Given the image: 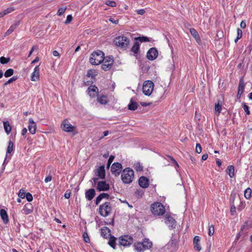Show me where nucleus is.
Here are the masks:
<instances>
[{
	"label": "nucleus",
	"mask_w": 252,
	"mask_h": 252,
	"mask_svg": "<svg viewBox=\"0 0 252 252\" xmlns=\"http://www.w3.org/2000/svg\"><path fill=\"white\" fill-rule=\"evenodd\" d=\"M134 178V171L130 168H126L122 171L121 179L124 184H130L133 181Z\"/></svg>",
	"instance_id": "obj_1"
},
{
	"label": "nucleus",
	"mask_w": 252,
	"mask_h": 252,
	"mask_svg": "<svg viewBox=\"0 0 252 252\" xmlns=\"http://www.w3.org/2000/svg\"><path fill=\"white\" fill-rule=\"evenodd\" d=\"M104 59V53L100 50H97L91 54L90 63L93 65H98L101 63Z\"/></svg>",
	"instance_id": "obj_2"
},
{
	"label": "nucleus",
	"mask_w": 252,
	"mask_h": 252,
	"mask_svg": "<svg viewBox=\"0 0 252 252\" xmlns=\"http://www.w3.org/2000/svg\"><path fill=\"white\" fill-rule=\"evenodd\" d=\"M112 205L109 202H105L99 207V214L103 217L109 216L112 212Z\"/></svg>",
	"instance_id": "obj_3"
},
{
	"label": "nucleus",
	"mask_w": 252,
	"mask_h": 252,
	"mask_svg": "<svg viewBox=\"0 0 252 252\" xmlns=\"http://www.w3.org/2000/svg\"><path fill=\"white\" fill-rule=\"evenodd\" d=\"M151 211L154 215H162L165 212L164 206L160 202H155L152 204Z\"/></svg>",
	"instance_id": "obj_4"
},
{
	"label": "nucleus",
	"mask_w": 252,
	"mask_h": 252,
	"mask_svg": "<svg viewBox=\"0 0 252 252\" xmlns=\"http://www.w3.org/2000/svg\"><path fill=\"white\" fill-rule=\"evenodd\" d=\"M114 42L117 46L126 49L129 44V39L124 35L119 36L115 38Z\"/></svg>",
	"instance_id": "obj_5"
},
{
	"label": "nucleus",
	"mask_w": 252,
	"mask_h": 252,
	"mask_svg": "<svg viewBox=\"0 0 252 252\" xmlns=\"http://www.w3.org/2000/svg\"><path fill=\"white\" fill-rule=\"evenodd\" d=\"M154 87V83L150 80H147L144 82L143 85V92L145 95L149 96L153 91Z\"/></svg>",
	"instance_id": "obj_6"
},
{
	"label": "nucleus",
	"mask_w": 252,
	"mask_h": 252,
	"mask_svg": "<svg viewBox=\"0 0 252 252\" xmlns=\"http://www.w3.org/2000/svg\"><path fill=\"white\" fill-rule=\"evenodd\" d=\"M103 63L101 65L102 69L104 71L109 70L114 63V59L113 56H106L104 57V60L102 61Z\"/></svg>",
	"instance_id": "obj_7"
},
{
	"label": "nucleus",
	"mask_w": 252,
	"mask_h": 252,
	"mask_svg": "<svg viewBox=\"0 0 252 252\" xmlns=\"http://www.w3.org/2000/svg\"><path fill=\"white\" fill-rule=\"evenodd\" d=\"M133 242V238L129 235L122 236L119 240V245L124 247L130 246Z\"/></svg>",
	"instance_id": "obj_8"
},
{
	"label": "nucleus",
	"mask_w": 252,
	"mask_h": 252,
	"mask_svg": "<svg viewBox=\"0 0 252 252\" xmlns=\"http://www.w3.org/2000/svg\"><path fill=\"white\" fill-rule=\"evenodd\" d=\"M61 127L63 130L67 132H73L75 129V127L72 126L68 121L66 119L62 122Z\"/></svg>",
	"instance_id": "obj_9"
},
{
	"label": "nucleus",
	"mask_w": 252,
	"mask_h": 252,
	"mask_svg": "<svg viewBox=\"0 0 252 252\" xmlns=\"http://www.w3.org/2000/svg\"><path fill=\"white\" fill-rule=\"evenodd\" d=\"M122 170V165L119 162H114L111 168L112 173L115 176L119 175Z\"/></svg>",
	"instance_id": "obj_10"
},
{
	"label": "nucleus",
	"mask_w": 252,
	"mask_h": 252,
	"mask_svg": "<svg viewBox=\"0 0 252 252\" xmlns=\"http://www.w3.org/2000/svg\"><path fill=\"white\" fill-rule=\"evenodd\" d=\"M158 56V52L156 48H151L147 52V58L151 61L156 59Z\"/></svg>",
	"instance_id": "obj_11"
},
{
	"label": "nucleus",
	"mask_w": 252,
	"mask_h": 252,
	"mask_svg": "<svg viewBox=\"0 0 252 252\" xmlns=\"http://www.w3.org/2000/svg\"><path fill=\"white\" fill-rule=\"evenodd\" d=\"M165 223L170 229L175 228L176 226V221L170 216H166Z\"/></svg>",
	"instance_id": "obj_12"
},
{
	"label": "nucleus",
	"mask_w": 252,
	"mask_h": 252,
	"mask_svg": "<svg viewBox=\"0 0 252 252\" xmlns=\"http://www.w3.org/2000/svg\"><path fill=\"white\" fill-rule=\"evenodd\" d=\"M110 189V186L106 181H99L97 184L96 189L99 191H107Z\"/></svg>",
	"instance_id": "obj_13"
},
{
	"label": "nucleus",
	"mask_w": 252,
	"mask_h": 252,
	"mask_svg": "<svg viewBox=\"0 0 252 252\" xmlns=\"http://www.w3.org/2000/svg\"><path fill=\"white\" fill-rule=\"evenodd\" d=\"M95 175L101 179H104L105 178V170L104 166L101 165L99 166L95 172Z\"/></svg>",
	"instance_id": "obj_14"
},
{
	"label": "nucleus",
	"mask_w": 252,
	"mask_h": 252,
	"mask_svg": "<svg viewBox=\"0 0 252 252\" xmlns=\"http://www.w3.org/2000/svg\"><path fill=\"white\" fill-rule=\"evenodd\" d=\"M40 68L39 65L36 66L31 75V80L32 81H37L39 79Z\"/></svg>",
	"instance_id": "obj_15"
},
{
	"label": "nucleus",
	"mask_w": 252,
	"mask_h": 252,
	"mask_svg": "<svg viewBox=\"0 0 252 252\" xmlns=\"http://www.w3.org/2000/svg\"><path fill=\"white\" fill-rule=\"evenodd\" d=\"M88 94L91 97H94L98 93V89L95 86H91L88 88Z\"/></svg>",
	"instance_id": "obj_16"
},
{
	"label": "nucleus",
	"mask_w": 252,
	"mask_h": 252,
	"mask_svg": "<svg viewBox=\"0 0 252 252\" xmlns=\"http://www.w3.org/2000/svg\"><path fill=\"white\" fill-rule=\"evenodd\" d=\"M138 182L139 186L144 189L147 188L149 185L148 179L144 176L140 177Z\"/></svg>",
	"instance_id": "obj_17"
},
{
	"label": "nucleus",
	"mask_w": 252,
	"mask_h": 252,
	"mask_svg": "<svg viewBox=\"0 0 252 252\" xmlns=\"http://www.w3.org/2000/svg\"><path fill=\"white\" fill-rule=\"evenodd\" d=\"M249 227L247 226L243 225L242 226L240 232L237 235V238L238 239L240 237L244 238L248 232Z\"/></svg>",
	"instance_id": "obj_18"
},
{
	"label": "nucleus",
	"mask_w": 252,
	"mask_h": 252,
	"mask_svg": "<svg viewBox=\"0 0 252 252\" xmlns=\"http://www.w3.org/2000/svg\"><path fill=\"white\" fill-rule=\"evenodd\" d=\"M95 195V191L94 189H91L87 190H86L85 192V197L86 198L89 200H92Z\"/></svg>",
	"instance_id": "obj_19"
},
{
	"label": "nucleus",
	"mask_w": 252,
	"mask_h": 252,
	"mask_svg": "<svg viewBox=\"0 0 252 252\" xmlns=\"http://www.w3.org/2000/svg\"><path fill=\"white\" fill-rule=\"evenodd\" d=\"M22 213L25 215H28L33 211L32 206L31 203H27L25 204L22 209Z\"/></svg>",
	"instance_id": "obj_20"
},
{
	"label": "nucleus",
	"mask_w": 252,
	"mask_h": 252,
	"mask_svg": "<svg viewBox=\"0 0 252 252\" xmlns=\"http://www.w3.org/2000/svg\"><path fill=\"white\" fill-rule=\"evenodd\" d=\"M200 241V237L198 236H195L193 238L194 248L198 251H200L201 250V247L199 244Z\"/></svg>",
	"instance_id": "obj_21"
},
{
	"label": "nucleus",
	"mask_w": 252,
	"mask_h": 252,
	"mask_svg": "<svg viewBox=\"0 0 252 252\" xmlns=\"http://www.w3.org/2000/svg\"><path fill=\"white\" fill-rule=\"evenodd\" d=\"M142 246H143V248L144 250L149 249L153 246L152 242L151 241H150V240L149 239H147V238L144 239L143 241L142 242Z\"/></svg>",
	"instance_id": "obj_22"
},
{
	"label": "nucleus",
	"mask_w": 252,
	"mask_h": 252,
	"mask_svg": "<svg viewBox=\"0 0 252 252\" xmlns=\"http://www.w3.org/2000/svg\"><path fill=\"white\" fill-rule=\"evenodd\" d=\"M0 215L1 219L5 223H7L9 221L7 213L4 209H1L0 211Z\"/></svg>",
	"instance_id": "obj_23"
},
{
	"label": "nucleus",
	"mask_w": 252,
	"mask_h": 252,
	"mask_svg": "<svg viewBox=\"0 0 252 252\" xmlns=\"http://www.w3.org/2000/svg\"><path fill=\"white\" fill-rule=\"evenodd\" d=\"M101 235L104 238H107L110 235V229L107 227H103L101 228Z\"/></svg>",
	"instance_id": "obj_24"
},
{
	"label": "nucleus",
	"mask_w": 252,
	"mask_h": 252,
	"mask_svg": "<svg viewBox=\"0 0 252 252\" xmlns=\"http://www.w3.org/2000/svg\"><path fill=\"white\" fill-rule=\"evenodd\" d=\"M138 107V104L136 102L133 101V98H131L130 102L128 105V108L130 110L134 111Z\"/></svg>",
	"instance_id": "obj_25"
},
{
	"label": "nucleus",
	"mask_w": 252,
	"mask_h": 252,
	"mask_svg": "<svg viewBox=\"0 0 252 252\" xmlns=\"http://www.w3.org/2000/svg\"><path fill=\"white\" fill-rule=\"evenodd\" d=\"M245 88V83L243 79L241 78L239 83V86L238 88V94H242L244 91Z\"/></svg>",
	"instance_id": "obj_26"
},
{
	"label": "nucleus",
	"mask_w": 252,
	"mask_h": 252,
	"mask_svg": "<svg viewBox=\"0 0 252 252\" xmlns=\"http://www.w3.org/2000/svg\"><path fill=\"white\" fill-rule=\"evenodd\" d=\"M226 172L230 178H233L235 175L234 167L233 165L228 166L226 169Z\"/></svg>",
	"instance_id": "obj_27"
},
{
	"label": "nucleus",
	"mask_w": 252,
	"mask_h": 252,
	"mask_svg": "<svg viewBox=\"0 0 252 252\" xmlns=\"http://www.w3.org/2000/svg\"><path fill=\"white\" fill-rule=\"evenodd\" d=\"M178 242V239L175 237L172 236L171 238V240L169 242L168 244L171 245L172 248H176Z\"/></svg>",
	"instance_id": "obj_28"
},
{
	"label": "nucleus",
	"mask_w": 252,
	"mask_h": 252,
	"mask_svg": "<svg viewBox=\"0 0 252 252\" xmlns=\"http://www.w3.org/2000/svg\"><path fill=\"white\" fill-rule=\"evenodd\" d=\"M134 250L137 252H141L144 249L143 248L142 242H138L134 244Z\"/></svg>",
	"instance_id": "obj_29"
},
{
	"label": "nucleus",
	"mask_w": 252,
	"mask_h": 252,
	"mask_svg": "<svg viewBox=\"0 0 252 252\" xmlns=\"http://www.w3.org/2000/svg\"><path fill=\"white\" fill-rule=\"evenodd\" d=\"M116 237L111 236L108 241V244L114 249H116Z\"/></svg>",
	"instance_id": "obj_30"
},
{
	"label": "nucleus",
	"mask_w": 252,
	"mask_h": 252,
	"mask_svg": "<svg viewBox=\"0 0 252 252\" xmlns=\"http://www.w3.org/2000/svg\"><path fill=\"white\" fill-rule=\"evenodd\" d=\"M140 45L138 41H135L132 46L131 51L134 54H137L139 52Z\"/></svg>",
	"instance_id": "obj_31"
},
{
	"label": "nucleus",
	"mask_w": 252,
	"mask_h": 252,
	"mask_svg": "<svg viewBox=\"0 0 252 252\" xmlns=\"http://www.w3.org/2000/svg\"><path fill=\"white\" fill-rule=\"evenodd\" d=\"M3 127L5 130V131L9 134L11 131V127L10 126V124L8 122H3Z\"/></svg>",
	"instance_id": "obj_32"
},
{
	"label": "nucleus",
	"mask_w": 252,
	"mask_h": 252,
	"mask_svg": "<svg viewBox=\"0 0 252 252\" xmlns=\"http://www.w3.org/2000/svg\"><path fill=\"white\" fill-rule=\"evenodd\" d=\"M97 101L102 104H105L107 103V97L104 95L98 96L97 97Z\"/></svg>",
	"instance_id": "obj_33"
},
{
	"label": "nucleus",
	"mask_w": 252,
	"mask_h": 252,
	"mask_svg": "<svg viewBox=\"0 0 252 252\" xmlns=\"http://www.w3.org/2000/svg\"><path fill=\"white\" fill-rule=\"evenodd\" d=\"M135 40L138 42L140 41V42H144L150 41L148 37L144 36L136 37L135 38Z\"/></svg>",
	"instance_id": "obj_34"
},
{
	"label": "nucleus",
	"mask_w": 252,
	"mask_h": 252,
	"mask_svg": "<svg viewBox=\"0 0 252 252\" xmlns=\"http://www.w3.org/2000/svg\"><path fill=\"white\" fill-rule=\"evenodd\" d=\"M251 194H252V189L248 188H247L244 192V196L245 198L247 199H250L251 197Z\"/></svg>",
	"instance_id": "obj_35"
},
{
	"label": "nucleus",
	"mask_w": 252,
	"mask_h": 252,
	"mask_svg": "<svg viewBox=\"0 0 252 252\" xmlns=\"http://www.w3.org/2000/svg\"><path fill=\"white\" fill-rule=\"evenodd\" d=\"M191 34L196 39H199V35L197 31L193 28H190L189 29Z\"/></svg>",
	"instance_id": "obj_36"
},
{
	"label": "nucleus",
	"mask_w": 252,
	"mask_h": 252,
	"mask_svg": "<svg viewBox=\"0 0 252 252\" xmlns=\"http://www.w3.org/2000/svg\"><path fill=\"white\" fill-rule=\"evenodd\" d=\"M14 144L11 141H9L7 148V154H10L13 150Z\"/></svg>",
	"instance_id": "obj_37"
},
{
	"label": "nucleus",
	"mask_w": 252,
	"mask_h": 252,
	"mask_svg": "<svg viewBox=\"0 0 252 252\" xmlns=\"http://www.w3.org/2000/svg\"><path fill=\"white\" fill-rule=\"evenodd\" d=\"M14 10V8L13 7H10L7 8L6 9L3 10L2 13H0V15L1 16H4L7 15L8 14L10 13L11 12Z\"/></svg>",
	"instance_id": "obj_38"
},
{
	"label": "nucleus",
	"mask_w": 252,
	"mask_h": 252,
	"mask_svg": "<svg viewBox=\"0 0 252 252\" xmlns=\"http://www.w3.org/2000/svg\"><path fill=\"white\" fill-rule=\"evenodd\" d=\"M14 73V70L12 68H9L6 70L4 74L5 77H9L11 76Z\"/></svg>",
	"instance_id": "obj_39"
},
{
	"label": "nucleus",
	"mask_w": 252,
	"mask_h": 252,
	"mask_svg": "<svg viewBox=\"0 0 252 252\" xmlns=\"http://www.w3.org/2000/svg\"><path fill=\"white\" fill-rule=\"evenodd\" d=\"M29 130L30 132L33 134L36 132V125H30L28 126Z\"/></svg>",
	"instance_id": "obj_40"
},
{
	"label": "nucleus",
	"mask_w": 252,
	"mask_h": 252,
	"mask_svg": "<svg viewBox=\"0 0 252 252\" xmlns=\"http://www.w3.org/2000/svg\"><path fill=\"white\" fill-rule=\"evenodd\" d=\"M10 61V58H5L4 57H1L0 58V63L2 64L7 63Z\"/></svg>",
	"instance_id": "obj_41"
},
{
	"label": "nucleus",
	"mask_w": 252,
	"mask_h": 252,
	"mask_svg": "<svg viewBox=\"0 0 252 252\" xmlns=\"http://www.w3.org/2000/svg\"><path fill=\"white\" fill-rule=\"evenodd\" d=\"M18 76H14L11 78H10L8 81H7L6 82L4 83V86H6L9 84H10L12 83L13 82L16 81L18 79Z\"/></svg>",
	"instance_id": "obj_42"
},
{
	"label": "nucleus",
	"mask_w": 252,
	"mask_h": 252,
	"mask_svg": "<svg viewBox=\"0 0 252 252\" xmlns=\"http://www.w3.org/2000/svg\"><path fill=\"white\" fill-rule=\"evenodd\" d=\"M215 111L218 113V114L220 113L221 110V105L219 103V102L215 104Z\"/></svg>",
	"instance_id": "obj_43"
},
{
	"label": "nucleus",
	"mask_w": 252,
	"mask_h": 252,
	"mask_svg": "<svg viewBox=\"0 0 252 252\" xmlns=\"http://www.w3.org/2000/svg\"><path fill=\"white\" fill-rule=\"evenodd\" d=\"M26 193L25 192V190L21 189L19 192L18 196L21 198H24L25 197Z\"/></svg>",
	"instance_id": "obj_44"
},
{
	"label": "nucleus",
	"mask_w": 252,
	"mask_h": 252,
	"mask_svg": "<svg viewBox=\"0 0 252 252\" xmlns=\"http://www.w3.org/2000/svg\"><path fill=\"white\" fill-rule=\"evenodd\" d=\"M214 233V227L213 225H210L208 229V235L212 236Z\"/></svg>",
	"instance_id": "obj_45"
},
{
	"label": "nucleus",
	"mask_w": 252,
	"mask_h": 252,
	"mask_svg": "<svg viewBox=\"0 0 252 252\" xmlns=\"http://www.w3.org/2000/svg\"><path fill=\"white\" fill-rule=\"evenodd\" d=\"M25 197L28 202H31L33 199L32 195L30 192L26 193Z\"/></svg>",
	"instance_id": "obj_46"
},
{
	"label": "nucleus",
	"mask_w": 252,
	"mask_h": 252,
	"mask_svg": "<svg viewBox=\"0 0 252 252\" xmlns=\"http://www.w3.org/2000/svg\"><path fill=\"white\" fill-rule=\"evenodd\" d=\"M105 4L111 7H115L116 5L115 1L109 0L106 1Z\"/></svg>",
	"instance_id": "obj_47"
},
{
	"label": "nucleus",
	"mask_w": 252,
	"mask_h": 252,
	"mask_svg": "<svg viewBox=\"0 0 252 252\" xmlns=\"http://www.w3.org/2000/svg\"><path fill=\"white\" fill-rule=\"evenodd\" d=\"M84 240L86 243H90V240L88 234L86 232H84L83 235Z\"/></svg>",
	"instance_id": "obj_48"
},
{
	"label": "nucleus",
	"mask_w": 252,
	"mask_h": 252,
	"mask_svg": "<svg viewBox=\"0 0 252 252\" xmlns=\"http://www.w3.org/2000/svg\"><path fill=\"white\" fill-rule=\"evenodd\" d=\"M243 108L245 112H246V114L249 115L250 112L249 110V106L245 103H243Z\"/></svg>",
	"instance_id": "obj_49"
},
{
	"label": "nucleus",
	"mask_w": 252,
	"mask_h": 252,
	"mask_svg": "<svg viewBox=\"0 0 252 252\" xmlns=\"http://www.w3.org/2000/svg\"><path fill=\"white\" fill-rule=\"evenodd\" d=\"M114 156H112V155H111L110 157H109V158L108 160V162H107V168H109L111 164V163L112 162L113 160H114Z\"/></svg>",
	"instance_id": "obj_50"
},
{
	"label": "nucleus",
	"mask_w": 252,
	"mask_h": 252,
	"mask_svg": "<svg viewBox=\"0 0 252 252\" xmlns=\"http://www.w3.org/2000/svg\"><path fill=\"white\" fill-rule=\"evenodd\" d=\"M65 10H66L65 7H62V8H59L58 9V12H57L58 15L61 16L62 14H63L64 13Z\"/></svg>",
	"instance_id": "obj_51"
},
{
	"label": "nucleus",
	"mask_w": 252,
	"mask_h": 252,
	"mask_svg": "<svg viewBox=\"0 0 252 252\" xmlns=\"http://www.w3.org/2000/svg\"><path fill=\"white\" fill-rule=\"evenodd\" d=\"M195 151L197 153L200 154L202 151V148L200 144L197 143L196 145Z\"/></svg>",
	"instance_id": "obj_52"
},
{
	"label": "nucleus",
	"mask_w": 252,
	"mask_h": 252,
	"mask_svg": "<svg viewBox=\"0 0 252 252\" xmlns=\"http://www.w3.org/2000/svg\"><path fill=\"white\" fill-rule=\"evenodd\" d=\"M115 17H110L109 19V20L114 24H117L118 23L119 20L118 19H115Z\"/></svg>",
	"instance_id": "obj_53"
},
{
	"label": "nucleus",
	"mask_w": 252,
	"mask_h": 252,
	"mask_svg": "<svg viewBox=\"0 0 252 252\" xmlns=\"http://www.w3.org/2000/svg\"><path fill=\"white\" fill-rule=\"evenodd\" d=\"M102 198L101 197V196L99 194L95 198V205H98L100 202V201L102 200Z\"/></svg>",
	"instance_id": "obj_54"
},
{
	"label": "nucleus",
	"mask_w": 252,
	"mask_h": 252,
	"mask_svg": "<svg viewBox=\"0 0 252 252\" xmlns=\"http://www.w3.org/2000/svg\"><path fill=\"white\" fill-rule=\"evenodd\" d=\"M242 34H243V32H242V31L241 30H240V29H237V37H238V38H241L242 36Z\"/></svg>",
	"instance_id": "obj_55"
},
{
	"label": "nucleus",
	"mask_w": 252,
	"mask_h": 252,
	"mask_svg": "<svg viewBox=\"0 0 252 252\" xmlns=\"http://www.w3.org/2000/svg\"><path fill=\"white\" fill-rule=\"evenodd\" d=\"M135 168L136 171H140L143 170V166L138 163L135 165Z\"/></svg>",
	"instance_id": "obj_56"
},
{
	"label": "nucleus",
	"mask_w": 252,
	"mask_h": 252,
	"mask_svg": "<svg viewBox=\"0 0 252 252\" xmlns=\"http://www.w3.org/2000/svg\"><path fill=\"white\" fill-rule=\"evenodd\" d=\"M100 196H101V197L102 198V199L103 198H105V199H108L110 195L108 193H101L100 194Z\"/></svg>",
	"instance_id": "obj_57"
},
{
	"label": "nucleus",
	"mask_w": 252,
	"mask_h": 252,
	"mask_svg": "<svg viewBox=\"0 0 252 252\" xmlns=\"http://www.w3.org/2000/svg\"><path fill=\"white\" fill-rule=\"evenodd\" d=\"M145 11L144 9H139L136 11V13L138 15H142L145 14Z\"/></svg>",
	"instance_id": "obj_58"
},
{
	"label": "nucleus",
	"mask_w": 252,
	"mask_h": 252,
	"mask_svg": "<svg viewBox=\"0 0 252 252\" xmlns=\"http://www.w3.org/2000/svg\"><path fill=\"white\" fill-rule=\"evenodd\" d=\"M168 157L171 159V160L173 161V162L175 164L176 167H179V164L177 161L172 157L168 156Z\"/></svg>",
	"instance_id": "obj_59"
},
{
	"label": "nucleus",
	"mask_w": 252,
	"mask_h": 252,
	"mask_svg": "<svg viewBox=\"0 0 252 252\" xmlns=\"http://www.w3.org/2000/svg\"><path fill=\"white\" fill-rule=\"evenodd\" d=\"M168 157L171 159V160L173 161V162L175 164L176 167H179V164L177 161L172 157L168 156Z\"/></svg>",
	"instance_id": "obj_60"
},
{
	"label": "nucleus",
	"mask_w": 252,
	"mask_h": 252,
	"mask_svg": "<svg viewBox=\"0 0 252 252\" xmlns=\"http://www.w3.org/2000/svg\"><path fill=\"white\" fill-rule=\"evenodd\" d=\"M13 31H12L10 29H9L4 33V37L8 36L11 34Z\"/></svg>",
	"instance_id": "obj_61"
},
{
	"label": "nucleus",
	"mask_w": 252,
	"mask_h": 252,
	"mask_svg": "<svg viewBox=\"0 0 252 252\" xmlns=\"http://www.w3.org/2000/svg\"><path fill=\"white\" fill-rule=\"evenodd\" d=\"M73 20L72 17H67L66 21L64 22L65 24H69Z\"/></svg>",
	"instance_id": "obj_62"
},
{
	"label": "nucleus",
	"mask_w": 252,
	"mask_h": 252,
	"mask_svg": "<svg viewBox=\"0 0 252 252\" xmlns=\"http://www.w3.org/2000/svg\"><path fill=\"white\" fill-rule=\"evenodd\" d=\"M240 27L242 29H245L246 27V22L244 20L242 21L240 24Z\"/></svg>",
	"instance_id": "obj_63"
},
{
	"label": "nucleus",
	"mask_w": 252,
	"mask_h": 252,
	"mask_svg": "<svg viewBox=\"0 0 252 252\" xmlns=\"http://www.w3.org/2000/svg\"><path fill=\"white\" fill-rule=\"evenodd\" d=\"M51 180H52V176H48L45 178L44 181L46 183H48V182L51 181Z\"/></svg>",
	"instance_id": "obj_64"
}]
</instances>
